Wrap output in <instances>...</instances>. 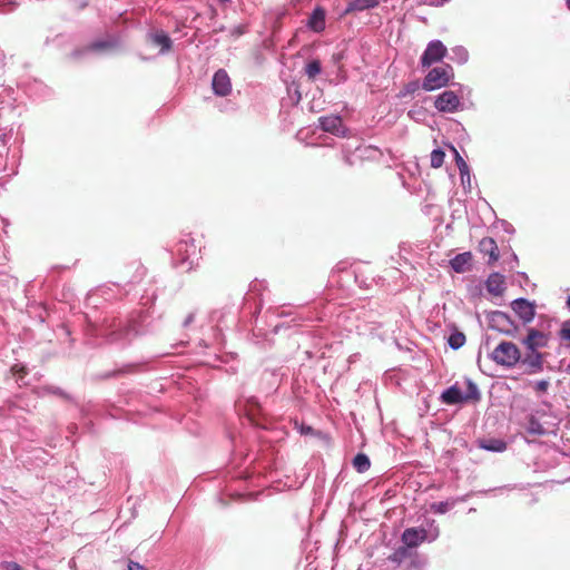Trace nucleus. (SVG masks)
<instances>
[{"label":"nucleus","mask_w":570,"mask_h":570,"mask_svg":"<svg viewBox=\"0 0 570 570\" xmlns=\"http://www.w3.org/2000/svg\"><path fill=\"white\" fill-rule=\"evenodd\" d=\"M442 401L445 404H458L463 402H475L480 400V392L476 385L468 380L466 381V391L463 392L458 384L452 385L448 390L442 393Z\"/></svg>","instance_id":"f257e3e1"},{"label":"nucleus","mask_w":570,"mask_h":570,"mask_svg":"<svg viewBox=\"0 0 570 570\" xmlns=\"http://www.w3.org/2000/svg\"><path fill=\"white\" fill-rule=\"evenodd\" d=\"M438 537V528H434L432 531H428L423 528H407L402 533L401 541L411 549H415L424 541L433 542Z\"/></svg>","instance_id":"f03ea898"},{"label":"nucleus","mask_w":570,"mask_h":570,"mask_svg":"<svg viewBox=\"0 0 570 570\" xmlns=\"http://www.w3.org/2000/svg\"><path fill=\"white\" fill-rule=\"evenodd\" d=\"M520 357L518 346L511 342L500 343L492 352V358L495 363L509 367L515 365Z\"/></svg>","instance_id":"7ed1b4c3"},{"label":"nucleus","mask_w":570,"mask_h":570,"mask_svg":"<svg viewBox=\"0 0 570 570\" xmlns=\"http://www.w3.org/2000/svg\"><path fill=\"white\" fill-rule=\"evenodd\" d=\"M452 77V68L450 66L435 67L429 71L423 80V89L432 91L448 85Z\"/></svg>","instance_id":"20e7f679"},{"label":"nucleus","mask_w":570,"mask_h":570,"mask_svg":"<svg viewBox=\"0 0 570 570\" xmlns=\"http://www.w3.org/2000/svg\"><path fill=\"white\" fill-rule=\"evenodd\" d=\"M197 254V246L194 239L189 240H180L176 245L175 255L176 262L179 265L186 266V269L189 271L194 267V257Z\"/></svg>","instance_id":"39448f33"},{"label":"nucleus","mask_w":570,"mask_h":570,"mask_svg":"<svg viewBox=\"0 0 570 570\" xmlns=\"http://www.w3.org/2000/svg\"><path fill=\"white\" fill-rule=\"evenodd\" d=\"M446 52V47L440 40H433L428 45L421 57V65L423 67H430L431 65L441 61L445 57Z\"/></svg>","instance_id":"423d86ee"},{"label":"nucleus","mask_w":570,"mask_h":570,"mask_svg":"<svg viewBox=\"0 0 570 570\" xmlns=\"http://www.w3.org/2000/svg\"><path fill=\"white\" fill-rule=\"evenodd\" d=\"M460 99L454 91L446 90L442 92L434 102L435 108L442 112H454L458 110Z\"/></svg>","instance_id":"0eeeda50"},{"label":"nucleus","mask_w":570,"mask_h":570,"mask_svg":"<svg viewBox=\"0 0 570 570\" xmlns=\"http://www.w3.org/2000/svg\"><path fill=\"white\" fill-rule=\"evenodd\" d=\"M550 336L547 333L540 332L535 328H529L528 335L523 340V344L528 351H538L546 347L549 343Z\"/></svg>","instance_id":"6e6552de"},{"label":"nucleus","mask_w":570,"mask_h":570,"mask_svg":"<svg viewBox=\"0 0 570 570\" xmlns=\"http://www.w3.org/2000/svg\"><path fill=\"white\" fill-rule=\"evenodd\" d=\"M514 313L522 320L523 323H530L535 315L534 304L525 298H518L511 303Z\"/></svg>","instance_id":"1a4fd4ad"},{"label":"nucleus","mask_w":570,"mask_h":570,"mask_svg":"<svg viewBox=\"0 0 570 570\" xmlns=\"http://www.w3.org/2000/svg\"><path fill=\"white\" fill-rule=\"evenodd\" d=\"M490 325L492 328L504 333L512 334L517 328L511 318L503 312L497 311L491 314Z\"/></svg>","instance_id":"9d476101"},{"label":"nucleus","mask_w":570,"mask_h":570,"mask_svg":"<svg viewBox=\"0 0 570 570\" xmlns=\"http://www.w3.org/2000/svg\"><path fill=\"white\" fill-rule=\"evenodd\" d=\"M212 86L214 92L222 97L227 96L232 90L230 79L227 72L223 69H219L215 72Z\"/></svg>","instance_id":"9b49d317"},{"label":"nucleus","mask_w":570,"mask_h":570,"mask_svg":"<svg viewBox=\"0 0 570 570\" xmlns=\"http://www.w3.org/2000/svg\"><path fill=\"white\" fill-rule=\"evenodd\" d=\"M320 125L324 131L331 132L333 135L340 136L344 134L343 121L340 116L330 115L321 117Z\"/></svg>","instance_id":"f8f14e48"},{"label":"nucleus","mask_w":570,"mask_h":570,"mask_svg":"<svg viewBox=\"0 0 570 570\" xmlns=\"http://www.w3.org/2000/svg\"><path fill=\"white\" fill-rule=\"evenodd\" d=\"M479 250L489 256L488 264L498 262L500 254L495 240L492 237H484L479 243Z\"/></svg>","instance_id":"ddd939ff"},{"label":"nucleus","mask_w":570,"mask_h":570,"mask_svg":"<svg viewBox=\"0 0 570 570\" xmlns=\"http://www.w3.org/2000/svg\"><path fill=\"white\" fill-rule=\"evenodd\" d=\"M473 256L471 252L458 254L450 261V265L455 273H465L472 266Z\"/></svg>","instance_id":"4468645a"},{"label":"nucleus","mask_w":570,"mask_h":570,"mask_svg":"<svg viewBox=\"0 0 570 570\" xmlns=\"http://www.w3.org/2000/svg\"><path fill=\"white\" fill-rule=\"evenodd\" d=\"M544 354L538 351H528L522 363L530 368L531 373L541 372L543 368Z\"/></svg>","instance_id":"2eb2a0df"},{"label":"nucleus","mask_w":570,"mask_h":570,"mask_svg":"<svg viewBox=\"0 0 570 570\" xmlns=\"http://www.w3.org/2000/svg\"><path fill=\"white\" fill-rule=\"evenodd\" d=\"M253 468L254 465H237V470L234 472V476L249 482L255 487H259L262 485V476L256 474Z\"/></svg>","instance_id":"dca6fc26"},{"label":"nucleus","mask_w":570,"mask_h":570,"mask_svg":"<svg viewBox=\"0 0 570 570\" xmlns=\"http://www.w3.org/2000/svg\"><path fill=\"white\" fill-rule=\"evenodd\" d=\"M307 27L315 32H322L325 29V10L323 8L317 7L313 10Z\"/></svg>","instance_id":"f3484780"},{"label":"nucleus","mask_w":570,"mask_h":570,"mask_svg":"<svg viewBox=\"0 0 570 570\" xmlns=\"http://www.w3.org/2000/svg\"><path fill=\"white\" fill-rule=\"evenodd\" d=\"M487 289L493 295L503 294L505 289L504 276L499 273H492L487 279Z\"/></svg>","instance_id":"a211bd4d"},{"label":"nucleus","mask_w":570,"mask_h":570,"mask_svg":"<svg viewBox=\"0 0 570 570\" xmlns=\"http://www.w3.org/2000/svg\"><path fill=\"white\" fill-rule=\"evenodd\" d=\"M416 551L402 543L394 552L389 557V560L399 566L406 562Z\"/></svg>","instance_id":"6ab92c4d"},{"label":"nucleus","mask_w":570,"mask_h":570,"mask_svg":"<svg viewBox=\"0 0 570 570\" xmlns=\"http://www.w3.org/2000/svg\"><path fill=\"white\" fill-rule=\"evenodd\" d=\"M380 0H350L345 9V13L355 11H364L379 7Z\"/></svg>","instance_id":"aec40b11"},{"label":"nucleus","mask_w":570,"mask_h":570,"mask_svg":"<svg viewBox=\"0 0 570 570\" xmlns=\"http://www.w3.org/2000/svg\"><path fill=\"white\" fill-rule=\"evenodd\" d=\"M153 43L160 47V52H167L171 48V39L164 31H158L151 36Z\"/></svg>","instance_id":"412c9836"},{"label":"nucleus","mask_w":570,"mask_h":570,"mask_svg":"<svg viewBox=\"0 0 570 570\" xmlns=\"http://www.w3.org/2000/svg\"><path fill=\"white\" fill-rule=\"evenodd\" d=\"M480 446L488 451L502 452L507 449V443L499 439H489L480 441Z\"/></svg>","instance_id":"4be33fe9"},{"label":"nucleus","mask_w":570,"mask_h":570,"mask_svg":"<svg viewBox=\"0 0 570 570\" xmlns=\"http://www.w3.org/2000/svg\"><path fill=\"white\" fill-rule=\"evenodd\" d=\"M428 563V560L425 557L420 556L417 552H415L405 564V570H424L425 566Z\"/></svg>","instance_id":"5701e85b"},{"label":"nucleus","mask_w":570,"mask_h":570,"mask_svg":"<svg viewBox=\"0 0 570 570\" xmlns=\"http://www.w3.org/2000/svg\"><path fill=\"white\" fill-rule=\"evenodd\" d=\"M451 149L454 153L455 163L461 175L462 184L464 185V176H468V180H470L469 166L454 147H451Z\"/></svg>","instance_id":"b1692460"},{"label":"nucleus","mask_w":570,"mask_h":570,"mask_svg":"<svg viewBox=\"0 0 570 570\" xmlns=\"http://www.w3.org/2000/svg\"><path fill=\"white\" fill-rule=\"evenodd\" d=\"M131 331H134V328H132L131 324L128 323L124 327H121V328H119L117 331H112L109 334V341L110 342H117V341H120L122 338H127Z\"/></svg>","instance_id":"393cba45"},{"label":"nucleus","mask_w":570,"mask_h":570,"mask_svg":"<svg viewBox=\"0 0 570 570\" xmlns=\"http://www.w3.org/2000/svg\"><path fill=\"white\" fill-rule=\"evenodd\" d=\"M322 71L321 61L315 59L309 61L305 67L308 79L314 80Z\"/></svg>","instance_id":"a878e982"},{"label":"nucleus","mask_w":570,"mask_h":570,"mask_svg":"<svg viewBox=\"0 0 570 570\" xmlns=\"http://www.w3.org/2000/svg\"><path fill=\"white\" fill-rule=\"evenodd\" d=\"M308 475V472L305 470V466L302 468V472L299 475L295 476V479H289L287 476V480L284 482V487L287 488H299L305 482L306 478Z\"/></svg>","instance_id":"bb28decb"},{"label":"nucleus","mask_w":570,"mask_h":570,"mask_svg":"<svg viewBox=\"0 0 570 570\" xmlns=\"http://www.w3.org/2000/svg\"><path fill=\"white\" fill-rule=\"evenodd\" d=\"M448 342L452 348L458 350L464 345L465 335L462 332H454L449 336Z\"/></svg>","instance_id":"cd10ccee"},{"label":"nucleus","mask_w":570,"mask_h":570,"mask_svg":"<svg viewBox=\"0 0 570 570\" xmlns=\"http://www.w3.org/2000/svg\"><path fill=\"white\" fill-rule=\"evenodd\" d=\"M454 505L453 502H449V501H439V502H433L431 504V510L436 513V514H444L446 513Z\"/></svg>","instance_id":"c85d7f7f"},{"label":"nucleus","mask_w":570,"mask_h":570,"mask_svg":"<svg viewBox=\"0 0 570 570\" xmlns=\"http://www.w3.org/2000/svg\"><path fill=\"white\" fill-rule=\"evenodd\" d=\"M445 154L442 149H434L431 153V167L440 168L444 163Z\"/></svg>","instance_id":"c756f323"},{"label":"nucleus","mask_w":570,"mask_h":570,"mask_svg":"<svg viewBox=\"0 0 570 570\" xmlns=\"http://www.w3.org/2000/svg\"><path fill=\"white\" fill-rule=\"evenodd\" d=\"M529 431L539 435L546 433V429L533 417L529 421Z\"/></svg>","instance_id":"7c9ffc66"},{"label":"nucleus","mask_w":570,"mask_h":570,"mask_svg":"<svg viewBox=\"0 0 570 570\" xmlns=\"http://www.w3.org/2000/svg\"><path fill=\"white\" fill-rule=\"evenodd\" d=\"M110 47H111L110 42H107V41H96V42L90 43L88 46V49L89 50H94V51H99V50L108 49Z\"/></svg>","instance_id":"2f4dec72"},{"label":"nucleus","mask_w":570,"mask_h":570,"mask_svg":"<svg viewBox=\"0 0 570 570\" xmlns=\"http://www.w3.org/2000/svg\"><path fill=\"white\" fill-rule=\"evenodd\" d=\"M1 570H23L20 564L14 561H2L0 563Z\"/></svg>","instance_id":"473e14b6"},{"label":"nucleus","mask_w":570,"mask_h":570,"mask_svg":"<svg viewBox=\"0 0 570 570\" xmlns=\"http://www.w3.org/2000/svg\"><path fill=\"white\" fill-rule=\"evenodd\" d=\"M560 337L567 342H569L570 345V323L566 322L562 325V328L560 330Z\"/></svg>","instance_id":"72a5a7b5"},{"label":"nucleus","mask_w":570,"mask_h":570,"mask_svg":"<svg viewBox=\"0 0 570 570\" xmlns=\"http://www.w3.org/2000/svg\"><path fill=\"white\" fill-rule=\"evenodd\" d=\"M549 481H551V482H557V483L562 484V483H564V482H567V481H570V475H568L567 478H564V479H562V480H552V479H551V480H548V479H547V480H543V481L529 482V483H527V485H528V487L542 485L543 483L549 482Z\"/></svg>","instance_id":"f704fd0d"},{"label":"nucleus","mask_w":570,"mask_h":570,"mask_svg":"<svg viewBox=\"0 0 570 570\" xmlns=\"http://www.w3.org/2000/svg\"><path fill=\"white\" fill-rule=\"evenodd\" d=\"M548 386H549V382L546 380H541L534 384V390L539 393H543L548 390Z\"/></svg>","instance_id":"c9c22d12"},{"label":"nucleus","mask_w":570,"mask_h":570,"mask_svg":"<svg viewBox=\"0 0 570 570\" xmlns=\"http://www.w3.org/2000/svg\"><path fill=\"white\" fill-rule=\"evenodd\" d=\"M11 372L13 374H18L20 377H23L26 374H27V371L24 368V366H20L18 364H14L12 367H11Z\"/></svg>","instance_id":"e433bc0d"},{"label":"nucleus","mask_w":570,"mask_h":570,"mask_svg":"<svg viewBox=\"0 0 570 570\" xmlns=\"http://www.w3.org/2000/svg\"><path fill=\"white\" fill-rule=\"evenodd\" d=\"M352 463H370L367 455L358 453L352 461Z\"/></svg>","instance_id":"4c0bfd02"},{"label":"nucleus","mask_w":570,"mask_h":570,"mask_svg":"<svg viewBox=\"0 0 570 570\" xmlns=\"http://www.w3.org/2000/svg\"><path fill=\"white\" fill-rule=\"evenodd\" d=\"M128 570H147V569L138 562L130 561L128 563Z\"/></svg>","instance_id":"58836bf2"},{"label":"nucleus","mask_w":570,"mask_h":570,"mask_svg":"<svg viewBox=\"0 0 570 570\" xmlns=\"http://www.w3.org/2000/svg\"><path fill=\"white\" fill-rule=\"evenodd\" d=\"M353 466L356 469V471L358 473H364L370 469L371 465H353Z\"/></svg>","instance_id":"ea45409f"},{"label":"nucleus","mask_w":570,"mask_h":570,"mask_svg":"<svg viewBox=\"0 0 570 570\" xmlns=\"http://www.w3.org/2000/svg\"><path fill=\"white\" fill-rule=\"evenodd\" d=\"M566 6L570 10V0H566Z\"/></svg>","instance_id":"a19ab883"},{"label":"nucleus","mask_w":570,"mask_h":570,"mask_svg":"<svg viewBox=\"0 0 570 570\" xmlns=\"http://www.w3.org/2000/svg\"><path fill=\"white\" fill-rule=\"evenodd\" d=\"M567 306L570 308V296L567 299Z\"/></svg>","instance_id":"79ce46f5"},{"label":"nucleus","mask_w":570,"mask_h":570,"mask_svg":"<svg viewBox=\"0 0 570 570\" xmlns=\"http://www.w3.org/2000/svg\"><path fill=\"white\" fill-rule=\"evenodd\" d=\"M465 183L470 184V180H468V176H464V184Z\"/></svg>","instance_id":"37998d69"},{"label":"nucleus","mask_w":570,"mask_h":570,"mask_svg":"<svg viewBox=\"0 0 570 570\" xmlns=\"http://www.w3.org/2000/svg\"><path fill=\"white\" fill-rule=\"evenodd\" d=\"M283 466L285 468L284 471H287V468H289L291 465L284 464Z\"/></svg>","instance_id":"c03bdc74"},{"label":"nucleus","mask_w":570,"mask_h":570,"mask_svg":"<svg viewBox=\"0 0 570 570\" xmlns=\"http://www.w3.org/2000/svg\"><path fill=\"white\" fill-rule=\"evenodd\" d=\"M474 511H475V509H474V508H471V509L469 510V512H471V513H474Z\"/></svg>","instance_id":"a18cd8bd"},{"label":"nucleus","mask_w":570,"mask_h":570,"mask_svg":"<svg viewBox=\"0 0 570 570\" xmlns=\"http://www.w3.org/2000/svg\"><path fill=\"white\" fill-rule=\"evenodd\" d=\"M568 371L570 372V364L568 365Z\"/></svg>","instance_id":"49530a36"}]
</instances>
